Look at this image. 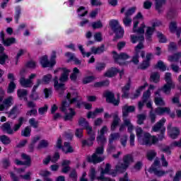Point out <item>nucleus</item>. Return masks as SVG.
<instances>
[{
    "instance_id": "obj_1",
    "label": "nucleus",
    "mask_w": 181,
    "mask_h": 181,
    "mask_svg": "<svg viewBox=\"0 0 181 181\" xmlns=\"http://www.w3.org/2000/svg\"><path fill=\"white\" fill-rule=\"evenodd\" d=\"M66 98L69 103H68L66 100H64L62 106L59 107L62 112H66L67 111V108L70 107V104H74V103H76L77 108H80L81 107V104H84L83 101H81V97L78 95L77 92L68 93L66 95Z\"/></svg>"
},
{
    "instance_id": "obj_2",
    "label": "nucleus",
    "mask_w": 181,
    "mask_h": 181,
    "mask_svg": "<svg viewBox=\"0 0 181 181\" xmlns=\"http://www.w3.org/2000/svg\"><path fill=\"white\" fill-rule=\"evenodd\" d=\"M62 74H61V76L59 78H59L57 76H55L53 79L54 81V87L55 90H62L63 91L64 90V83L67 80H69V74L71 71L70 69H67L66 68H62Z\"/></svg>"
},
{
    "instance_id": "obj_3",
    "label": "nucleus",
    "mask_w": 181,
    "mask_h": 181,
    "mask_svg": "<svg viewBox=\"0 0 181 181\" xmlns=\"http://www.w3.org/2000/svg\"><path fill=\"white\" fill-rule=\"evenodd\" d=\"M138 25H139V21H135L134 26H133V32L134 33H138L139 35H141L139 36H135V35H131V40L132 43H136V42H144L145 40V37H144V33H145V28H146V25H145V23H143L141 24L140 27L138 28Z\"/></svg>"
},
{
    "instance_id": "obj_4",
    "label": "nucleus",
    "mask_w": 181,
    "mask_h": 181,
    "mask_svg": "<svg viewBox=\"0 0 181 181\" xmlns=\"http://www.w3.org/2000/svg\"><path fill=\"white\" fill-rule=\"evenodd\" d=\"M104 153V146L100 145V146L96 148L95 153L92 155V156H88L87 160L90 163H100L104 160V157L100 156Z\"/></svg>"
},
{
    "instance_id": "obj_5",
    "label": "nucleus",
    "mask_w": 181,
    "mask_h": 181,
    "mask_svg": "<svg viewBox=\"0 0 181 181\" xmlns=\"http://www.w3.org/2000/svg\"><path fill=\"white\" fill-rule=\"evenodd\" d=\"M112 30L116 33L115 38L113 39L114 42L117 39H122L124 37V29L119 25V23L117 20H112L109 23Z\"/></svg>"
},
{
    "instance_id": "obj_6",
    "label": "nucleus",
    "mask_w": 181,
    "mask_h": 181,
    "mask_svg": "<svg viewBox=\"0 0 181 181\" xmlns=\"http://www.w3.org/2000/svg\"><path fill=\"white\" fill-rule=\"evenodd\" d=\"M141 145L151 146V145L158 144V138L155 136H151L149 133H144L141 138L138 140Z\"/></svg>"
},
{
    "instance_id": "obj_7",
    "label": "nucleus",
    "mask_w": 181,
    "mask_h": 181,
    "mask_svg": "<svg viewBox=\"0 0 181 181\" xmlns=\"http://www.w3.org/2000/svg\"><path fill=\"white\" fill-rule=\"evenodd\" d=\"M112 54L115 63H117L118 64H124V62L127 59H129V55L124 52H122L119 54L117 52L113 51Z\"/></svg>"
},
{
    "instance_id": "obj_8",
    "label": "nucleus",
    "mask_w": 181,
    "mask_h": 181,
    "mask_svg": "<svg viewBox=\"0 0 181 181\" xmlns=\"http://www.w3.org/2000/svg\"><path fill=\"white\" fill-rule=\"evenodd\" d=\"M165 122H166V119H161L154 124L152 127V131H153V132H159V131L162 133L165 132L166 127H165Z\"/></svg>"
},
{
    "instance_id": "obj_9",
    "label": "nucleus",
    "mask_w": 181,
    "mask_h": 181,
    "mask_svg": "<svg viewBox=\"0 0 181 181\" xmlns=\"http://www.w3.org/2000/svg\"><path fill=\"white\" fill-rule=\"evenodd\" d=\"M103 97H105L107 103L113 104V105H119V100L115 99V95L112 92H105Z\"/></svg>"
},
{
    "instance_id": "obj_10",
    "label": "nucleus",
    "mask_w": 181,
    "mask_h": 181,
    "mask_svg": "<svg viewBox=\"0 0 181 181\" xmlns=\"http://www.w3.org/2000/svg\"><path fill=\"white\" fill-rule=\"evenodd\" d=\"M144 43L142 42H139V45L135 47V54L132 59L134 64H138L139 63V53L141 52V50L144 49Z\"/></svg>"
},
{
    "instance_id": "obj_11",
    "label": "nucleus",
    "mask_w": 181,
    "mask_h": 181,
    "mask_svg": "<svg viewBox=\"0 0 181 181\" xmlns=\"http://www.w3.org/2000/svg\"><path fill=\"white\" fill-rule=\"evenodd\" d=\"M167 131L170 134V138L172 139H176L180 135V130L177 127H173L172 123H169L167 127Z\"/></svg>"
},
{
    "instance_id": "obj_12",
    "label": "nucleus",
    "mask_w": 181,
    "mask_h": 181,
    "mask_svg": "<svg viewBox=\"0 0 181 181\" xmlns=\"http://www.w3.org/2000/svg\"><path fill=\"white\" fill-rule=\"evenodd\" d=\"M156 26V25L153 23L152 27H146L145 37L146 40H147V42H152V36H153V33H155Z\"/></svg>"
},
{
    "instance_id": "obj_13",
    "label": "nucleus",
    "mask_w": 181,
    "mask_h": 181,
    "mask_svg": "<svg viewBox=\"0 0 181 181\" xmlns=\"http://www.w3.org/2000/svg\"><path fill=\"white\" fill-rule=\"evenodd\" d=\"M1 131L8 134V135H13V129H12V122H6L1 127Z\"/></svg>"
},
{
    "instance_id": "obj_14",
    "label": "nucleus",
    "mask_w": 181,
    "mask_h": 181,
    "mask_svg": "<svg viewBox=\"0 0 181 181\" xmlns=\"http://www.w3.org/2000/svg\"><path fill=\"white\" fill-rule=\"evenodd\" d=\"M131 79L122 88V98H129V90H131Z\"/></svg>"
},
{
    "instance_id": "obj_15",
    "label": "nucleus",
    "mask_w": 181,
    "mask_h": 181,
    "mask_svg": "<svg viewBox=\"0 0 181 181\" xmlns=\"http://www.w3.org/2000/svg\"><path fill=\"white\" fill-rule=\"evenodd\" d=\"M154 101L156 105H159L160 107H163L165 105V100H163V98L160 97V90H157L155 92Z\"/></svg>"
},
{
    "instance_id": "obj_16",
    "label": "nucleus",
    "mask_w": 181,
    "mask_h": 181,
    "mask_svg": "<svg viewBox=\"0 0 181 181\" xmlns=\"http://www.w3.org/2000/svg\"><path fill=\"white\" fill-rule=\"evenodd\" d=\"M20 84L24 88H29L33 86V81L28 78H25V77L21 76L20 78Z\"/></svg>"
},
{
    "instance_id": "obj_17",
    "label": "nucleus",
    "mask_w": 181,
    "mask_h": 181,
    "mask_svg": "<svg viewBox=\"0 0 181 181\" xmlns=\"http://www.w3.org/2000/svg\"><path fill=\"white\" fill-rule=\"evenodd\" d=\"M135 112V106H129L128 105H125L122 107V115L124 118H127L129 115V112Z\"/></svg>"
},
{
    "instance_id": "obj_18",
    "label": "nucleus",
    "mask_w": 181,
    "mask_h": 181,
    "mask_svg": "<svg viewBox=\"0 0 181 181\" xmlns=\"http://www.w3.org/2000/svg\"><path fill=\"white\" fill-rule=\"evenodd\" d=\"M42 84V80L37 79V84L35 85L32 90V94L30 95L31 98L33 100H38L39 99V95H37V93H36V90L37 89V87Z\"/></svg>"
},
{
    "instance_id": "obj_19",
    "label": "nucleus",
    "mask_w": 181,
    "mask_h": 181,
    "mask_svg": "<svg viewBox=\"0 0 181 181\" xmlns=\"http://www.w3.org/2000/svg\"><path fill=\"white\" fill-rule=\"evenodd\" d=\"M90 52L93 54H101L105 52V45L103 44L100 47H92L90 48Z\"/></svg>"
},
{
    "instance_id": "obj_20",
    "label": "nucleus",
    "mask_w": 181,
    "mask_h": 181,
    "mask_svg": "<svg viewBox=\"0 0 181 181\" xmlns=\"http://www.w3.org/2000/svg\"><path fill=\"white\" fill-rule=\"evenodd\" d=\"M62 173H68L70 172L71 168L70 167V160H64L62 163Z\"/></svg>"
},
{
    "instance_id": "obj_21",
    "label": "nucleus",
    "mask_w": 181,
    "mask_h": 181,
    "mask_svg": "<svg viewBox=\"0 0 181 181\" xmlns=\"http://www.w3.org/2000/svg\"><path fill=\"white\" fill-rule=\"evenodd\" d=\"M166 4L165 0H156V10L158 13H163V5Z\"/></svg>"
},
{
    "instance_id": "obj_22",
    "label": "nucleus",
    "mask_w": 181,
    "mask_h": 181,
    "mask_svg": "<svg viewBox=\"0 0 181 181\" xmlns=\"http://www.w3.org/2000/svg\"><path fill=\"white\" fill-rule=\"evenodd\" d=\"M26 118L23 117H20L18 120V124H16L13 127V133L19 131L21 127L23 125V122H26Z\"/></svg>"
},
{
    "instance_id": "obj_23",
    "label": "nucleus",
    "mask_w": 181,
    "mask_h": 181,
    "mask_svg": "<svg viewBox=\"0 0 181 181\" xmlns=\"http://www.w3.org/2000/svg\"><path fill=\"white\" fill-rule=\"evenodd\" d=\"M175 88V84H165L161 88L158 89L160 90V93L163 91L164 94H166L167 95H169L170 94V90L172 88Z\"/></svg>"
},
{
    "instance_id": "obj_24",
    "label": "nucleus",
    "mask_w": 181,
    "mask_h": 181,
    "mask_svg": "<svg viewBox=\"0 0 181 181\" xmlns=\"http://www.w3.org/2000/svg\"><path fill=\"white\" fill-rule=\"evenodd\" d=\"M40 64H42V67H53V64H52L51 61L49 62V59H47V55L42 56L40 58Z\"/></svg>"
},
{
    "instance_id": "obj_25",
    "label": "nucleus",
    "mask_w": 181,
    "mask_h": 181,
    "mask_svg": "<svg viewBox=\"0 0 181 181\" xmlns=\"http://www.w3.org/2000/svg\"><path fill=\"white\" fill-rule=\"evenodd\" d=\"M69 110H70V112L68 113L66 112H64L65 115L64 116V120L65 121H73V118L74 115H76V112H74V110L73 108H69Z\"/></svg>"
},
{
    "instance_id": "obj_26",
    "label": "nucleus",
    "mask_w": 181,
    "mask_h": 181,
    "mask_svg": "<svg viewBox=\"0 0 181 181\" xmlns=\"http://www.w3.org/2000/svg\"><path fill=\"white\" fill-rule=\"evenodd\" d=\"M118 73H119V69L112 67L105 73V77H109V78L114 77V76H117Z\"/></svg>"
},
{
    "instance_id": "obj_27",
    "label": "nucleus",
    "mask_w": 181,
    "mask_h": 181,
    "mask_svg": "<svg viewBox=\"0 0 181 181\" xmlns=\"http://www.w3.org/2000/svg\"><path fill=\"white\" fill-rule=\"evenodd\" d=\"M154 112L157 115H163V114H170V108L169 107H157L154 110Z\"/></svg>"
},
{
    "instance_id": "obj_28",
    "label": "nucleus",
    "mask_w": 181,
    "mask_h": 181,
    "mask_svg": "<svg viewBox=\"0 0 181 181\" xmlns=\"http://www.w3.org/2000/svg\"><path fill=\"white\" fill-rule=\"evenodd\" d=\"M149 173H154L156 176H163V175H166L168 172L163 171L161 170H158V168L155 167H151L148 170Z\"/></svg>"
},
{
    "instance_id": "obj_29",
    "label": "nucleus",
    "mask_w": 181,
    "mask_h": 181,
    "mask_svg": "<svg viewBox=\"0 0 181 181\" xmlns=\"http://www.w3.org/2000/svg\"><path fill=\"white\" fill-rule=\"evenodd\" d=\"M119 122H121V119H119L118 115H115L113 116V121L110 127L111 131H115L117 125H119Z\"/></svg>"
},
{
    "instance_id": "obj_30",
    "label": "nucleus",
    "mask_w": 181,
    "mask_h": 181,
    "mask_svg": "<svg viewBox=\"0 0 181 181\" xmlns=\"http://www.w3.org/2000/svg\"><path fill=\"white\" fill-rule=\"evenodd\" d=\"M148 87V83H145L144 85L140 86L136 90V93L131 97L132 100H135V98H138L139 95H141V91L145 90Z\"/></svg>"
},
{
    "instance_id": "obj_31",
    "label": "nucleus",
    "mask_w": 181,
    "mask_h": 181,
    "mask_svg": "<svg viewBox=\"0 0 181 181\" xmlns=\"http://www.w3.org/2000/svg\"><path fill=\"white\" fill-rule=\"evenodd\" d=\"M134 162V157L131 154H127L123 157V163L128 168Z\"/></svg>"
},
{
    "instance_id": "obj_32",
    "label": "nucleus",
    "mask_w": 181,
    "mask_h": 181,
    "mask_svg": "<svg viewBox=\"0 0 181 181\" xmlns=\"http://www.w3.org/2000/svg\"><path fill=\"white\" fill-rule=\"evenodd\" d=\"M63 152L64 153H73L74 152V150L73 149V147L70 145L69 142H64V146L62 148Z\"/></svg>"
},
{
    "instance_id": "obj_33",
    "label": "nucleus",
    "mask_w": 181,
    "mask_h": 181,
    "mask_svg": "<svg viewBox=\"0 0 181 181\" xmlns=\"http://www.w3.org/2000/svg\"><path fill=\"white\" fill-rule=\"evenodd\" d=\"M21 110H22V104L16 105L9 112L8 117H11V115H15V114L21 112Z\"/></svg>"
},
{
    "instance_id": "obj_34",
    "label": "nucleus",
    "mask_w": 181,
    "mask_h": 181,
    "mask_svg": "<svg viewBox=\"0 0 181 181\" xmlns=\"http://www.w3.org/2000/svg\"><path fill=\"white\" fill-rule=\"evenodd\" d=\"M160 80V75L158 72H152L150 76V81L153 83H159Z\"/></svg>"
},
{
    "instance_id": "obj_35",
    "label": "nucleus",
    "mask_w": 181,
    "mask_h": 181,
    "mask_svg": "<svg viewBox=\"0 0 181 181\" xmlns=\"http://www.w3.org/2000/svg\"><path fill=\"white\" fill-rule=\"evenodd\" d=\"M85 129L87 131V134L90 138V141H95V132L93 131V127L89 126L86 127Z\"/></svg>"
},
{
    "instance_id": "obj_36",
    "label": "nucleus",
    "mask_w": 181,
    "mask_h": 181,
    "mask_svg": "<svg viewBox=\"0 0 181 181\" xmlns=\"http://www.w3.org/2000/svg\"><path fill=\"white\" fill-rule=\"evenodd\" d=\"M21 158L23 159V160H24V164L25 165V166H30V165H32V159L30 158V156H29L27 154L25 153H22L21 154Z\"/></svg>"
},
{
    "instance_id": "obj_37",
    "label": "nucleus",
    "mask_w": 181,
    "mask_h": 181,
    "mask_svg": "<svg viewBox=\"0 0 181 181\" xmlns=\"http://www.w3.org/2000/svg\"><path fill=\"white\" fill-rule=\"evenodd\" d=\"M65 56H66V57H69L70 59V60H73V62H74L75 64H81V61H80L78 59H77V57H76V56H74V54H73L71 52H66L65 54Z\"/></svg>"
},
{
    "instance_id": "obj_38",
    "label": "nucleus",
    "mask_w": 181,
    "mask_h": 181,
    "mask_svg": "<svg viewBox=\"0 0 181 181\" xmlns=\"http://www.w3.org/2000/svg\"><path fill=\"white\" fill-rule=\"evenodd\" d=\"M4 46H11V45H14V43H16V39L13 38V37H9V38H6L4 39V41H2L1 42Z\"/></svg>"
},
{
    "instance_id": "obj_39",
    "label": "nucleus",
    "mask_w": 181,
    "mask_h": 181,
    "mask_svg": "<svg viewBox=\"0 0 181 181\" xmlns=\"http://www.w3.org/2000/svg\"><path fill=\"white\" fill-rule=\"evenodd\" d=\"M78 123V126L82 127L83 129H86L88 127L90 126L87 119H86V118H83V117L79 118Z\"/></svg>"
},
{
    "instance_id": "obj_40",
    "label": "nucleus",
    "mask_w": 181,
    "mask_h": 181,
    "mask_svg": "<svg viewBox=\"0 0 181 181\" xmlns=\"http://www.w3.org/2000/svg\"><path fill=\"white\" fill-rule=\"evenodd\" d=\"M128 169V165L123 163H118L116 165V170L117 172H119V173H123V172H125Z\"/></svg>"
},
{
    "instance_id": "obj_41",
    "label": "nucleus",
    "mask_w": 181,
    "mask_h": 181,
    "mask_svg": "<svg viewBox=\"0 0 181 181\" xmlns=\"http://www.w3.org/2000/svg\"><path fill=\"white\" fill-rule=\"evenodd\" d=\"M3 104L6 105V108L12 107V105H13V97L9 96L8 98L4 99V100L3 101Z\"/></svg>"
},
{
    "instance_id": "obj_42",
    "label": "nucleus",
    "mask_w": 181,
    "mask_h": 181,
    "mask_svg": "<svg viewBox=\"0 0 181 181\" xmlns=\"http://www.w3.org/2000/svg\"><path fill=\"white\" fill-rule=\"evenodd\" d=\"M78 74H80V70L77 69V67L74 68L73 73L70 75V79L71 81H76Z\"/></svg>"
},
{
    "instance_id": "obj_43",
    "label": "nucleus",
    "mask_w": 181,
    "mask_h": 181,
    "mask_svg": "<svg viewBox=\"0 0 181 181\" xmlns=\"http://www.w3.org/2000/svg\"><path fill=\"white\" fill-rule=\"evenodd\" d=\"M17 95L20 100H22L23 97H26L28 95V90L26 89H18L17 90Z\"/></svg>"
},
{
    "instance_id": "obj_44",
    "label": "nucleus",
    "mask_w": 181,
    "mask_h": 181,
    "mask_svg": "<svg viewBox=\"0 0 181 181\" xmlns=\"http://www.w3.org/2000/svg\"><path fill=\"white\" fill-rule=\"evenodd\" d=\"M154 69H159L161 71H166V65L161 60L158 61L157 64L154 66Z\"/></svg>"
},
{
    "instance_id": "obj_45",
    "label": "nucleus",
    "mask_w": 181,
    "mask_h": 181,
    "mask_svg": "<svg viewBox=\"0 0 181 181\" xmlns=\"http://www.w3.org/2000/svg\"><path fill=\"white\" fill-rule=\"evenodd\" d=\"M15 88H16V84H15V82L10 81V83H8V88H7V93L12 94V93H13V91H15Z\"/></svg>"
},
{
    "instance_id": "obj_46",
    "label": "nucleus",
    "mask_w": 181,
    "mask_h": 181,
    "mask_svg": "<svg viewBox=\"0 0 181 181\" xmlns=\"http://www.w3.org/2000/svg\"><path fill=\"white\" fill-rule=\"evenodd\" d=\"M96 141L100 145L104 146V144L107 142V138H105V135L99 134L96 138Z\"/></svg>"
},
{
    "instance_id": "obj_47",
    "label": "nucleus",
    "mask_w": 181,
    "mask_h": 181,
    "mask_svg": "<svg viewBox=\"0 0 181 181\" xmlns=\"http://www.w3.org/2000/svg\"><path fill=\"white\" fill-rule=\"evenodd\" d=\"M30 132H32V129L30 127L28 126L21 131V136L25 137L30 136Z\"/></svg>"
},
{
    "instance_id": "obj_48",
    "label": "nucleus",
    "mask_w": 181,
    "mask_h": 181,
    "mask_svg": "<svg viewBox=\"0 0 181 181\" xmlns=\"http://www.w3.org/2000/svg\"><path fill=\"white\" fill-rule=\"evenodd\" d=\"M90 180L91 181L95 180L97 179V172H95V168H91L88 174Z\"/></svg>"
},
{
    "instance_id": "obj_49",
    "label": "nucleus",
    "mask_w": 181,
    "mask_h": 181,
    "mask_svg": "<svg viewBox=\"0 0 181 181\" xmlns=\"http://www.w3.org/2000/svg\"><path fill=\"white\" fill-rule=\"evenodd\" d=\"M180 59V55H179V54H175L172 56L168 57V60L171 63H177L179 62Z\"/></svg>"
},
{
    "instance_id": "obj_50",
    "label": "nucleus",
    "mask_w": 181,
    "mask_h": 181,
    "mask_svg": "<svg viewBox=\"0 0 181 181\" xmlns=\"http://www.w3.org/2000/svg\"><path fill=\"white\" fill-rule=\"evenodd\" d=\"M0 141L4 145H9L11 144V139L6 135L0 136Z\"/></svg>"
},
{
    "instance_id": "obj_51",
    "label": "nucleus",
    "mask_w": 181,
    "mask_h": 181,
    "mask_svg": "<svg viewBox=\"0 0 181 181\" xmlns=\"http://www.w3.org/2000/svg\"><path fill=\"white\" fill-rule=\"evenodd\" d=\"M135 11H136V7H131L125 11L124 16L131 18L135 13Z\"/></svg>"
},
{
    "instance_id": "obj_52",
    "label": "nucleus",
    "mask_w": 181,
    "mask_h": 181,
    "mask_svg": "<svg viewBox=\"0 0 181 181\" xmlns=\"http://www.w3.org/2000/svg\"><path fill=\"white\" fill-rule=\"evenodd\" d=\"M49 146V141L47 140H41L37 146V149H43Z\"/></svg>"
},
{
    "instance_id": "obj_53",
    "label": "nucleus",
    "mask_w": 181,
    "mask_h": 181,
    "mask_svg": "<svg viewBox=\"0 0 181 181\" xmlns=\"http://www.w3.org/2000/svg\"><path fill=\"white\" fill-rule=\"evenodd\" d=\"M83 11H85L83 13ZM77 13H78V16L81 18L83 16H86V15H87V13H88V11H86V7L84 6H80L78 9H77Z\"/></svg>"
},
{
    "instance_id": "obj_54",
    "label": "nucleus",
    "mask_w": 181,
    "mask_h": 181,
    "mask_svg": "<svg viewBox=\"0 0 181 181\" xmlns=\"http://www.w3.org/2000/svg\"><path fill=\"white\" fill-rule=\"evenodd\" d=\"M115 146H114L112 141H109V144L107 148V152L108 153H112V152H115Z\"/></svg>"
},
{
    "instance_id": "obj_55",
    "label": "nucleus",
    "mask_w": 181,
    "mask_h": 181,
    "mask_svg": "<svg viewBox=\"0 0 181 181\" xmlns=\"http://www.w3.org/2000/svg\"><path fill=\"white\" fill-rule=\"evenodd\" d=\"M146 119V115L141 114L137 115V124L139 125H142L144 124V121Z\"/></svg>"
},
{
    "instance_id": "obj_56",
    "label": "nucleus",
    "mask_w": 181,
    "mask_h": 181,
    "mask_svg": "<svg viewBox=\"0 0 181 181\" xmlns=\"http://www.w3.org/2000/svg\"><path fill=\"white\" fill-rule=\"evenodd\" d=\"M148 118L151 124H155V122H156V113L153 112V110H151L149 112Z\"/></svg>"
},
{
    "instance_id": "obj_57",
    "label": "nucleus",
    "mask_w": 181,
    "mask_h": 181,
    "mask_svg": "<svg viewBox=\"0 0 181 181\" xmlns=\"http://www.w3.org/2000/svg\"><path fill=\"white\" fill-rule=\"evenodd\" d=\"M155 156H156V151H155L154 150H149L147 152V158L148 159V160H153Z\"/></svg>"
},
{
    "instance_id": "obj_58",
    "label": "nucleus",
    "mask_w": 181,
    "mask_h": 181,
    "mask_svg": "<svg viewBox=\"0 0 181 181\" xmlns=\"http://www.w3.org/2000/svg\"><path fill=\"white\" fill-rule=\"evenodd\" d=\"M123 23L126 26H131V24L132 23V18L131 17L124 16L123 18Z\"/></svg>"
},
{
    "instance_id": "obj_59",
    "label": "nucleus",
    "mask_w": 181,
    "mask_h": 181,
    "mask_svg": "<svg viewBox=\"0 0 181 181\" xmlns=\"http://www.w3.org/2000/svg\"><path fill=\"white\" fill-rule=\"evenodd\" d=\"M151 97V90L148 89L146 92L143 94V103H146L149 100Z\"/></svg>"
},
{
    "instance_id": "obj_60",
    "label": "nucleus",
    "mask_w": 181,
    "mask_h": 181,
    "mask_svg": "<svg viewBox=\"0 0 181 181\" xmlns=\"http://www.w3.org/2000/svg\"><path fill=\"white\" fill-rule=\"evenodd\" d=\"M110 86V81H104L102 82H97L95 83V87H107Z\"/></svg>"
},
{
    "instance_id": "obj_61",
    "label": "nucleus",
    "mask_w": 181,
    "mask_h": 181,
    "mask_svg": "<svg viewBox=\"0 0 181 181\" xmlns=\"http://www.w3.org/2000/svg\"><path fill=\"white\" fill-rule=\"evenodd\" d=\"M28 122L33 128H37L39 127V122L36 121L35 118H31L28 120Z\"/></svg>"
},
{
    "instance_id": "obj_62",
    "label": "nucleus",
    "mask_w": 181,
    "mask_h": 181,
    "mask_svg": "<svg viewBox=\"0 0 181 181\" xmlns=\"http://www.w3.org/2000/svg\"><path fill=\"white\" fill-rule=\"evenodd\" d=\"M165 81H166L167 84H175L172 81V74L168 72L165 75Z\"/></svg>"
},
{
    "instance_id": "obj_63",
    "label": "nucleus",
    "mask_w": 181,
    "mask_h": 181,
    "mask_svg": "<svg viewBox=\"0 0 181 181\" xmlns=\"http://www.w3.org/2000/svg\"><path fill=\"white\" fill-rule=\"evenodd\" d=\"M93 29H101L103 28V23L100 21L93 22L91 24Z\"/></svg>"
},
{
    "instance_id": "obj_64",
    "label": "nucleus",
    "mask_w": 181,
    "mask_h": 181,
    "mask_svg": "<svg viewBox=\"0 0 181 181\" xmlns=\"http://www.w3.org/2000/svg\"><path fill=\"white\" fill-rule=\"evenodd\" d=\"M69 177L72 179L73 181H77V171L76 169H72L70 174Z\"/></svg>"
}]
</instances>
